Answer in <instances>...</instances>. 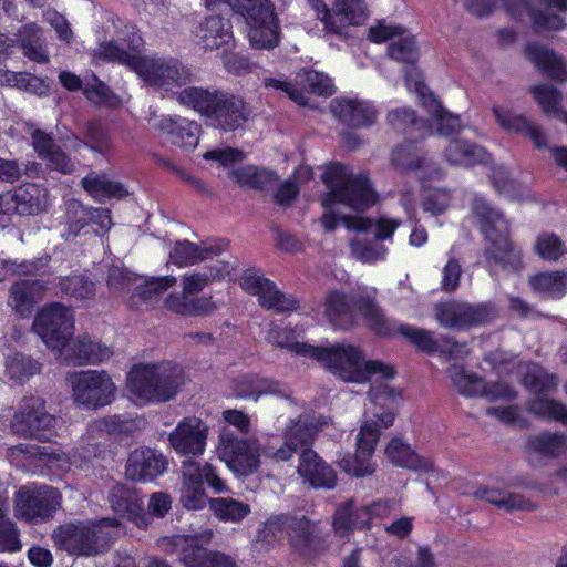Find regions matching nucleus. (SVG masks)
<instances>
[{
  "label": "nucleus",
  "mask_w": 567,
  "mask_h": 567,
  "mask_svg": "<svg viewBox=\"0 0 567 567\" xmlns=\"http://www.w3.org/2000/svg\"><path fill=\"white\" fill-rule=\"evenodd\" d=\"M388 458L395 465L416 472L431 473L434 463L430 458L420 456L412 447L400 437H393L385 449Z\"/></svg>",
  "instance_id": "39"
},
{
  "label": "nucleus",
  "mask_w": 567,
  "mask_h": 567,
  "mask_svg": "<svg viewBox=\"0 0 567 567\" xmlns=\"http://www.w3.org/2000/svg\"><path fill=\"white\" fill-rule=\"evenodd\" d=\"M72 352L79 364H97L109 359L113 353L110 348L85 336L76 340L72 347Z\"/></svg>",
  "instance_id": "49"
},
{
  "label": "nucleus",
  "mask_w": 567,
  "mask_h": 567,
  "mask_svg": "<svg viewBox=\"0 0 567 567\" xmlns=\"http://www.w3.org/2000/svg\"><path fill=\"white\" fill-rule=\"evenodd\" d=\"M317 16L326 33L339 38L347 37V27L361 25L368 17L363 0H334L332 8L321 2L317 7Z\"/></svg>",
  "instance_id": "17"
},
{
  "label": "nucleus",
  "mask_w": 567,
  "mask_h": 567,
  "mask_svg": "<svg viewBox=\"0 0 567 567\" xmlns=\"http://www.w3.org/2000/svg\"><path fill=\"white\" fill-rule=\"evenodd\" d=\"M320 431L321 424L311 414L302 413L290 420L285 431L284 444L274 453L275 458L287 462L296 453L300 455L308 450H313L315 437Z\"/></svg>",
  "instance_id": "19"
},
{
  "label": "nucleus",
  "mask_w": 567,
  "mask_h": 567,
  "mask_svg": "<svg viewBox=\"0 0 567 567\" xmlns=\"http://www.w3.org/2000/svg\"><path fill=\"white\" fill-rule=\"evenodd\" d=\"M220 250H215L213 247L202 248L195 243L187 239L176 241L169 252L171 261L179 268L196 265L205 260L210 255H217Z\"/></svg>",
  "instance_id": "46"
},
{
  "label": "nucleus",
  "mask_w": 567,
  "mask_h": 567,
  "mask_svg": "<svg viewBox=\"0 0 567 567\" xmlns=\"http://www.w3.org/2000/svg\"><path fill=\"white\" fill-rule=\"evenodd\" d=\"M84 97L95 106L112 107L117 102V96L111 87L93 74V82L86 83L82 89Z\"/></svg>",
  "instance_id": "57"
},
{
  "label": "nucleus",
  "mask_w": 567,
  "mask_h": 567,
  "mask_svg": "<svg viewBox=\"0 0 567 567\" xmlns=\"http://www.w3.org/2000/svg\"><path fill=\"white\" fill-rule=\"evenodd\" d=\"M425 154L415 141L405 140L391 152V164L401 172H415L423 167Z\"/></svg>",
  "instance_id": "47"
},
{
  "label": "nucleus",
  "mask_w": 567,
  "mask_h": 567,
  "mask_svg": "<svg viewBox=\"0 0 567 567\" xmlns=\"http://www.w3.org/2000/svg\"><path fill=\"white\" fill-rule=\"evenodd\" d=\"M240 287L251 296H257L259 305L277 312L296 311L299 301L292 295L281 292L276 284L256 268L246 269L240 277Z\"/></svg>",
  "instance_id": "16"
},
{
  "label": "nucleus",
  "mask_w": 567,
  "mask_h": 567,
  "mask_svg": "<svg viewBox=\"0 0 567 567\" xmlns=\"http://www.w3.org/2000/svg\"><path fill=\"white\" fill-rule=\"evenodd\" d=\"M51 257L44 255L43 257L33 258L30 260H9L3 261L4 267L13 275L18 276H38L49 265Z\"/></svg>",
  "instance_id": "64"
},
{
  "label": "nucleus",
  "mask_w": 567,
  "mask_h": 567,
  "mask_svg": "<svg viewBox=\"0 0 567 567\" xmlns=\"http://www.w3.org/2000/svg\"><path fill=\"white\" fill-rule=\"evenodd\" d=\"M234 391L238 398L255 401L264 395H276L286 399L290 395L286 384L255 372L239 375L234 382Z\"/></svg>",
  "instance_id": "30"
},
{
  "label": "nucleus",
  "mask_w": 567,
  "mask_h": 567,
  "mask_svg": "<svg viewBox=\"0 0 567 567\" xmlns=\"http://www.w3.org/2000/svg\"><path fill=\"white\" fill-rule=\"evenodd\" d=\"M74 401L97 410L115 399V385L105 371L83 370L70 377Z\"/></svg>",
  "instance_id": "12"
},
{
  "label": "nucleus",
  "mask_w": 567,
  "mask_h": 567,
  "mask_svg": "<svg viewBox=\"0 0 567 567\" xmlns=\"http://www.w3.org/2000/svg\"><path fill=\"white\" fill-rule=\"evenodd\" d=\"M301 85L307 92L323 97H329L336 92L331 78L312 69L305 72Z\"/></svg>",
  "instance_id": "59"
},
{
  "label": "nucleus",
  "mask_w": 567,
  "mask_h": 567,
  "mask_svg": "<svg viewBox=\"0 0 567 567\" xmlns=\"http://www.w3.org/2000/svg\"><path fill=\"white\" fill-rule=\"evenodd\" d=\"M271 336L278 347L286 348L298 355L315 359L346 382L364 383L375 374L389 380L396 373L394 367L379 360L365 361L362 350L353 344L337 343L322 347L295 341L292 328L272 330Z\"/></svg>",
  "instance_id": "1"
},
{
  "label": "nucleus",
  "mask_w": 567,
  "mask_h": 567,
  "mask_svg": "<svg viewBox=\"0 0 567 567\" xmlns=\"http://www.w3.org/2000/svg\"><path fill=\"white\" fill-rule=\"evenodd\" d=\"M144 419L130 413L113 414L96 419L93 429L112 436L130 437L144 425Z\"/></svg>",
  "instance_id": "44"
},
{
  "label": "nucleus",
  "mask_w": 567,
  "mask_h": 567,
  "mask_svg": "<svg viewBox=\"0 0 567 567\" xmlns=\"http://www.w3.org/2000/svg\"><path fill=\"white\" fill-rule=\"evenodd\" d=\"M534 252L544 261L556 262L567 254V246L555 233L543 231L536 237Z\"/></svg>",
  "instance_id": "51"
},
{
  "label": "nucleus",
  "mask_w": 567,
  "mask_h": 567,
  "mask_svg": "<svg viewBox=\"0 0 567 567\" xmlns=\"http://www.w3.org/2000/svg\"><path fill=\"white\" fill-rule=\"evenodd\" d=\"M208 426L198 417H184L169 433L172 449L181 455L199 456L205 452Z\"/></svg>",
  "instance_id": "24"
},
{
  "label": "nucleus",
  "mask_w": 567,
  "mask_h": 567,
  "mask_svg": "<svg viewBox=\"0 0 567 567\" xmlns=\"http://www.w3.org/2000/svg\"><path fill=\"white\" fill-rule=\"evenodd\" d=\"M6 368L10 379L18 382H23L41 371V364L23 353H16L7 361Z\"/></svg>",
  "instance_id": "55"
},
{
  "label": "nucleus",
  "mask_w": 567,
  "mask_h": 567,
  "mask_svg": "<svg viewBox=\"0 0 567 567\" xmlns=\"http://www.w3.org/2000/svg\"><path fill=\"white\" fill-rule=\"evenodd\" d=\"M231 179L240 187L265 190L277 183L279 177L274 171L248 165L233 169Z\"/></svg>",
  "instance_id": "45"
},
{
  "label": "nucleus",
  "mask_w": 567,
  "mask_h": 567,
  "mask_svg": "<svg viewBox=\"0 0 567 567\" xmlns=\"http://www.w3.org/2000/svg\"><path fill=\"white\" fill-rule=\"evenodd\" d=\"M473 212L478 219L482 234L494 248L488 258H493L504 269L520 270L523 255L511 239L509 223L503 213L483 199L475 200Z\"/></svg>",
  "instance_id": "9"
},
{
  "label": "nucleus",
  "mask_w": 567,
  "mask_h": 567,
  "mask_svg": "<svg viewBox=\"0 0 567 567\" xmlns=\"http://www.w3.org/2000/svg\"><path fill=\"white\" fill-rule=\"evenodd\" d=\"M159 128L168 135L173 145L187 150L197 146L202 133L200 124L181 116L162 118Z\"/></svg>",
  "instance_id": "38"
},
{
  "label": "nucleus",
  "mask_w": 567,
  "mask_h": 567,
  "mask_svg": "<svg viewBox=\"0 0 567 567\" xmlns=\"http://www.w3.org/2000/svg\"><path fill=\"white\" fill-rule=\"evenodd\" d=\"M173 276L153 277L135 287L133 297H137L142 301H151L161 297L171 287L176 284Z\"/></svg>",
  "instance_id": "58"
},
{
  "label": "nucleus",
  "mask_w": 567,
  "mask_h": 567,
  "mask_svg": "<svg viewBox=\"0 0 567 567\" xmlns=\"http://www.w3.org/2000/svg\"><path fill=\"white\" fill-rule=\"evenodd\" d=\"M355 305L365 327L377 337L393 338L399 333L409 340L417 351L427 354L440 352L447 359H456L458 357L462 344L457 341L449 337L435 340L430 331L409 323H401L396 328L377 305L374 298L360 295Z\"/></svg>",
  "instance_id": "3"
},
{
  "label": "nucleus",
  "mask_w": 567,
  "mask_h": 567,
  "mask_svg": "<svg viewBox=\"0 0 567 567\" xmlns=\"http://www.w3.org/2000/svg\"><path fill=\"white\" fill-rule=\"evenodd\" d=\"M524 54L545 76L561 82L567 81V66L563 58L553 50L530 42L525 45Z\"/></svg>",
  "instance_id": "37"
},
{
  "label": "nucleus",
  "mask_w": 567,
  "mask_h": 567,
  "mask_svg": "<svg viewBox=\"0 0 567 567\" xmlns=\"http://www.w3.org/2000/svg\"><path fill=\"white\" fill-rule=\"evenodd\" d=\"M220 2L228 3L248 27V40L257 50H272L281 41V27L271 0H207L212 10Z\"/></svg>",
  "instance_id": "7"
},
{
  "label": "nucleus",
  "mask_w": 567,
  "mask_h": 567,
  "mask_svg": "<svg viewBox=\"0 0 567 567\" xmlns=\"http://www.w3.org/2000/svg\"><path fill=\"white\" fill-rule=\"evenodd\" d=\"M182 477L204 489L207 487L214 494L231 493L226 480L221 477L220 468L210 462L185 458L182 462Z\"/></svg>",
  "instance_id": "31"
},
{
  "label": "nucleus",
  "mask_w": 567,
  "mask_h": 567,
  "mask_svg": "<svg viewBox=\"0 0 567 567\" xmlns=\"http://www.w3.org/2000/svg\"><path fill=\"white\" fill-rule=\"evenodd\" d=\"M474 496L508 512L515 509L534 511L537 508V505L534 502H532L529 498H526L522 494L506 493L502 489L488 486H478L474 492Z\"/></svg>",
  "instance_id": "42"
},
{
  "label": "nucleus",
  "mask_w": 567,
  "mask_h": 567,
  "mask_svg": "<svg viewBox=\"0 0 567 567\" xmlns=\"http://www.w3.org/2000/svg\"><path fill=\"white\" fill-rule=\"evenodd\" d=\"M454 385L465 396L474 398L482 394L483 379L474 373L466 372L463 368H456L451 374Z\"/></svg>",
  "instance_id": "62"
},
{
  "label": "nucleus",
  "mask_w": 567,
  "mask_h": 567,
  "mask_svg": "<svg viewBox=\"0 0 567 567\" xmlns=\"http://www.w3.org/2000/svg\"><path fill=\"white\" fill-rule=\"evenodd\" d=\"M524 54L545 76L561 82L567 81V66L563 58L553 50L530 42L525 45Z\"/></svg>",
  "instance_id": "36"
},
{
  "label": "nucleus",
  "mask_w": 567,
  "mask_h": 567,
  "mask_svg": "<svg viewBox=\"0 0 567 567\" xmlns=\"http://www.w3.org/2000/svg\"><path fill=\"white\" fill-rule=\"evenodd\" d=\"M378 194L370 179L364 175L349 176L341 187L329 192L324 204H342L349 208L364 213L378 202Z\"/></svg>",
  "instance_id": "23"
},
{
  "label": "nucleus",
  "mask_w": 567,
  "mask_h": 567,
  "mask_svg": "<svg viewBox=\"0 0 567 567\" xmlns=\"http://www.w3.org/2000/svg\"><path fill=\"white\" fill-rule=\"evenodd\" d=\"M18 512L29 523H41L53 517L61 505L58 488L42 485L31 491H20Z\"/></svg>",
  "instance_id": "22"
},
{
  "label": "nucleus",
  "mask_w": 567,
  "mask_h": 567,
  "mask_svg": "<svg viewBox=\"0 0 567 567\" xmlns=\"http://www.w3.org/2000/svg\"><path fill=\"white\" fill-rule=\"evenodd\" d=\"M533 97L539 105L542 112L546 115H557L560 113L563 93L557 87L549 84H536L529 89Z\"/></svg>",
  "instance_id": "54"
},
{
  "label": "nucleus",
  "mask_w": 567,
  "mask_h": 567,
  "mask_svg": "<svg viewBox=\"0 0 567 567\" xmlns=\"http://www.w3.org/2000/svg\"><path fill=\"white\" fill-rule=\"evenodd\" d=\"M443 158L451 166L475 167L487 166L492 155L483 146L466 138L452 137L443 150Z\"/></svg>",
  "instance_id": "26"
},
{
  "label": "nucleus",
  "mask_w": 567,
  "mask_h": 567,
  "mask_svg": "<svg viewBox=\"0 0 567 567\" xmlns=\"http://www.w3.org/2000/svg\"><path fill=\"white\" fill-rule=\"evenodd\" d=\"M380 437V426L377 422H364L357 435L355 452L372 457Z\"/></svg>",
  "instance_id": "61"
},
{
  "label": "nucleus",
  "mask_w": 567,
  "mask_h": 567,
  "mask_svg": "<svg viewBox=\"0 0 567 567\" xmlns=\"http://www.w3.org/2000/svg\"><path fill=\"white\" fill-rule=\"evenodd\" d=\"M559 380L544 367L534 363L522 378L523 386L536 398L526 402V410L537 419L558 422L567 427V406L547 395L556 391Z\"/></svg>",
  "instance_id": "10"
},
{
  "label": "nucleus",
  "mask_w": 567,
  "mask_h": 567,
  "mask_svg": "<svg viewBox=\"0 0 567 567\" xmlns=\"http://www.w3.org/2000/svg\"><path fill=\"white\" fill-rule=\"evenodd\" d=\"M212 533H208L206 545L200 535H173L162 537L159 547L167 555L177 556L184 567H238L236 559L216 549H208Z\"/></svg>",
  "instance_id": "11"
},
{
  "label": "nucleus",
  "mask_w": 567,
  "mask_h": 567,
  "mask_svg": "<svg viewBox=\"0 0 567 567\" xmlns=\"http://www.w3.org/2000/svg\"><path fill=\"white\" fill-rule=\"evenodd\" d=\"M134 73L145 83L155 87L182 86L192 79L189 69L181 61L157 55L140 54Z\"/></svg>",
  "instance_id": "13"
},
{
  "label": "nucleus",
  "mask_w": 567,
  "mask_h": 567,
  "mask_svg": "<svg viewBox=\"0 0 567 567\" xmlns=\"http://www.w3.org/2000/svg\"><path fill=\"white\" fill-rule=\"evenodd\" d=\"M107 499L113 512L123 518L135 520L143 514L142 497L135 488L125 484L114 485Z\"/></svg>",
  "instance_id": "40"
},
{
  "label": "nucleus",
  "mask_w": 567,
  "mask_h": 567,
  "mask_svg": "<svg viewBox=\"0 0 567 567\" xmlns=\"http://www.w3.org/2000/svg\"><path fill=\"white\" fill-rule=\"evenodd\" d=\"M167 466L168 461L162 452L140 446L128 454L125 475L133 482H153L166 472Z\"/></svg>",
  "instance_id": "25"
},
{
  "label": "nucleus",
  "mask_w": 567,
  "mask_h": 567,
  "mask_svg": "<svg viewBox=\"0 0 567 567\" xmlns=\"http://www.w3.org/2000/svg\"><path fill=\"white\" fill-rule=\"evenodd\" d=\"M53 417L45 411V401L39 396H24L11 420L12 431L23 437H40Z\"/></svg>",
  "instance_id": "21"
},
{
  "label": "nucleus",
  "mask_w": 567,
  "mask_h": 567,
  "mask_svg": "<svg viewBox=\"0 0 567 567\" xmlns=\"http://www.w3.org/2000/svg\"><path fill=\"white\" fill-rule=\"evenodd\" d=\"M526 451L542 458L556 460L567 449V434L543 431L530 435L526 441Z\"/></svg>",
  "instance_id": "41"
},
{
  "label": "nucleus",
  "mask_w": 567,
  "mask_h": 567,
  "mask_svg": "<svg viewBox=\"0 0 567 567\" xmlns=\"http://www.w3.org/2000/svg\"><path fill=\"white\" fill-rule=\"evenodd\" d=\"M355 305L365 327L377 337L393 338L399 333L409 340L417 351L427 354L440 352L447 359H456L458 357L462 344L457 341L449 337L435 340L430 331L409 323H401L396 328L377 305L374 298L360 295Z\"/></svg>",
  "instance_id": "4"
},
{
  "label": "nucleus",
  "mask_w": 567,
  "mask_h": 567,
  "mask_svg": "<svg viewBox=\"0 0 567 567\" xmlns=\"http://www.w3.org/2000/svg\"><path fill=\"white\" fill-rule=\"evenodd\" d=\"M185 383V373L174 362L138 363L127 373V390L138 400L165 403L173 400Z\"/></svg>",
  "instance_id": "6"
},
{
  "label": "nucleus",
  "mask_w": 567,
  "mask_h": 567,
  "mask_svg": "<svg viewBox=\"0 0 567 567\" xmlns=\"http://www.w3.org/2000/svg\"><path fill=\"white\" fill-rule=\"evenodd\" d=\"M177 101L197 112L206 126L220 133L241 128L252 113L244 96L220 89L186 86L177 93Z\"/></svg>",
  "instance_id": "2"
},
{
  "label": "nucleus",
  "mask_w": 567,
  "mask_h": 567,
  "mask_svg": "<svg viewBox=\"0 0 567 567\" xmlns=\"http://www.w3.org/2000/svg\"><path fill=\"white\" fill-rule=\"evenodd\" d=\"M297 472L313 488L332 489L337 485V473L313 450L299 455Z\"/></svg>",
  "instance_id": "32"
},
{
  "label": "nucleus",
  "mask_w": 567,
  "mask_h": 567,
  "mask_svg": "<svg viewBox=\"0 0 567 567\" xmlns=\"http://www.w3.org/2000/svg\"><path fill=\"white\" fill-rule=\"evenodd\" d=\"M265 529L272 535L285 533L291 550L307 560L317 559L328 548L327 536L319 523L305 515L287 513L271 516L265 523Z\"/></svg>",
  "instance_id": "8"
},
{
  "label": "nucleus",
  "mask_w": 567,
  "mask_h": 567,
  "mask_svg": "<svg viewBox=\"0 0 567 567\" xmlns=\"http://www.w3.org/2000/svg\"><path fill=\"white\" fill-rule=\"evenodd\" d=\"M388 54L395 61L415 64L417 61V49L414 38H401L399 41L390 43Z\"/></svg>",
  "instance_id": "63"
},
{
  "label": "nucleus",
  "mask_w": 567,
  "mask_h": 567,
  "mask_svg": "<svg viewBox=\"0 0 567 567\" xmlns=\"http://www.w3.org/2000/svg\"><path fill=\"white\" fill-rule=\"evenodd\" d=\"M359 296L346 293L334 289L327 293L324 299V315L337 329L349 330L357 326V300Z\"/></svg>",
  "instance_id": "29"
},
{
  "label": "nucleus",
  "mask_w": 567,
  "mask_h": 567,
  "mask_svg": "<svg viewBox=\"0 0 567 567\" xmlns=\"http://www.w3.org/2000/svg\"><path fill=\"white\" fill-rule=\"evenodd\" d=\"M340 468L353 477H364L371 475L375 466L372 464L371 458L363 456L359 453H347L339 461Z\"/></svg>",
  "instance_id": "60"
},
{
  "label": "nucleus",
  "mask_w": 567,
  "mask_h": 567,
  "mask_svg": "<svg viewBox=\"0 0 567 567\" xmlns=\"http://www.w3.org/2000/svg\"><path fill=\"white\" fill-rule=\"evenodd\" d=\"M58 287L62 295L79 301L92 300L95 296V284L84 275H70L60 278Z\"/></svg>",
  "instance_id": "50"
},
{
  "label": "nucleus",
  "mask_w": 567,
  "mask_h": 567,
  "mask_svg": "<svg viewBox=\"0 0 567 567\" xmlns=\"http://www.w3.org/2000/svg\"><path fill=\"white\" fill-rule=\"evenodd\" d=\"M195 37L202 48L219 49L233 40L231 23L221 16H208L196 28Z\"/></svg>",
  "instance_id": "35"
},
{
  "label": "nucleus",
  "mask_w": 567,
  "mask_h": 567,
  "mask_svg": "<svg viewBox=\"0 0 567 567\" xmlns=\"http://www.w3.org/2000/svg\"><path fill=\"white\" fill-rule=\"evenodd\" d=\"M44 289L43 281L39 279L16 281L9 289L8 305L19 318H30L37 305V296Z\"/></svg>",
  "instance_id": "34"
},
{
  "label": "nucleus",
  "mask_w": 567,
  "mask_h": 567,
  "mask_svg": "<svg viewBox=\"0 0 567 567\" xmlns=\"http://www.w3.org/2000/svg\"><path fill=\"white\" fill-rule=\"evenodd\" d=\"M530 289L550 299H561L567 293V271H539L528 278Z\"/></svg>",
  "instance_id": "43"
},
{
  "label": "nucleus",
  "mask_w": 567,
  "mask_h": 567,
  "mask_svg": "<svg viewBox=\"0 0 567 567\" xmlns=\"http://www.w3.org/2000/svg\"><path fill=\"white\" fill-rule=\"evenodd\" d=\"M82 186L90 194L101 195L109 198H123L127 195V189L122 183L113 182L100 176L84 177L82 179Z\"/></svg>",
  "instance_id": "56"
},
{
  "label": "nucleus",
  "mask_w": 567,
  "mask_h": 567,
  "mask_svg": "<svg viewBox=\"0 0 567 567\" xmlns=\"http://www.w3.org/2000/svg\"><path fill=\"white\" fill-rule=\"evenodd\" d=\"M117 526L115 518L75 519L59 524L52 533L58 549L76 557H94L109 551L114 538L110 528Z\"/></svg>",
  "instance_id": "5"
},
{
  "label": "nucleus",
  "mask_w": 567,
  "mask_h": 567,
  "mask_svg": "<svg viewBox=\"0 0 567 567\" xmlns=\"http://www.w3.org/2000/svg\"><path fill=\"white\" fill-rule=\"evenodd\" d=\"M209 507L216 517L224 522L237 523L243 520L250 513L248 504L235 498H212L209 499Z\"/></svg>",
  "instance_id": "53"
},
{
  "label": "nucleus",
  "mask_w": 567,
  "mask_h": 567,
  "mask_svg": "<svg viewBox=\"0 0 567 567\" xmlns=\"http://www.w3.org/2000/svg\"><path fill=\"white\" fill-rule=\"evenodd\" d=\"M435 317L442 327L464 331L489 323L495 318V309L488 303L470 305L450 300L435 307Z\"/></svg>",
  "instance_id": "14"
},
{
  "label": "nucleus",
  "mask_w": 567,
  "mask_h": 567,
  "mask_svg": "<svg viewBox=\"0 0 567 567\" xmlns=\"http://www.w3.org/2000/svg\"><path fill=\"white\" fill-rule=\"evenodd\" d=\"M33 327L47 344L62 349L73 336L74 320L65 306L53 302L38 312Z\"/></svg>",
  "instance_id": "15"
},
{
  "label": "nucleus",
  "mask_w": 567,
  "mask_h": 567,
  "mask_svg": "<svg viewBox=\"0 0 567 567\" xmlns=\"http://www.w3.org/2000/svg\"><path fill=\"white\" fill-rule=\"evenodd\" d=\"M381 505V501L373 502L370 506L355 509L352 499L340 504L332 518V527L337 536L349 537L355 529H370L371 515L375 513V507Z\"/></svg>",
  "instance_id": "28"
},
{
  "label": "nucleus",
  "mask_w": 567,
  "mask_h": 567,
  "mask_svg": "<svg viewBox=\"0 0 567 567\" xmlns=\"http://www.w3.org/2000/svg\"><path fill=\"white\" fill-rule=\"evenodd\" d=\"M31 141L38 157L45 161L51 168L63 174L73 171L74 166L70 156L55 144L51 134L35 128L31 133Z\"/></svg>",
  "instance_id": "33"
},
{
  "label": "nucleus",
  "mask_w": 567,
  "mask_h": 567,
  "mask_svg": "<svg viewBox=\"0 0 567 567\" xmlns=\"http://www.w3.org/2000/svg\"><path fill=\"white\" fill-rule=\"evenodd\" d=\"M218 449L228 467L238 475L248 476L259 467V454L251 449L249 441L228 429L220 431Z\"/></svg>",
  "instance_id": "20"
},
{
  "label": "nucleus",
  "mask_w": 567,
  "mask_h": 567,
  "mask_svg": "<svg viewBox=\"0 0 567 567\" xmlns=\"http://www.w3.org/2000/svg\"><path fill=\"white\" fill-rule=\"evenodd\" d=\"M140 54L131 53L114 40L101 42L94 58L107 63H117L134 72Z\"/></svg>",
  "instance_id": "52"
},
{
  "label": "nucleus",
  "mask_w": 567,
  "mask_h": 567,
  "mask_svg": "<svg viewBox=\"0 0 567 567\" xmlns=\"http://www.w3.org/2000/svg\"><path fill=\"white\" fill-rule=\"evenodd\" d=\"M331 110L339 122L353 128L370 127L378 118L375 106L359 99H336L331 102Z\"/></svg>",
  "instance_id": "27"
},
{
  "label": "nucleus",
  "mask_w": 567,
  "mask_h": 567,
  "mask_svg": "<svg viewBox=\"0 0 567 567\" xmlns=\"http://www.w3.org/2000/svg\"><path fill=\"white\" fill-rule=\"evenodd\" d=\"M40 28L35 23H27L19 28L17 38L23 54L31 61L40 64L49 62V56L39 43Z\"/></svg>",
  "instance_id": "48"
},
{
  "label": "nucleus",
  "mask_w": 567,
  "mask_h": 567,
  "mask_svg": "<svg viewBox=\"0 0 567 567\" xmlns=\"http://www.w3.org/2000/svg\"><path fill=\"white\" fill-rule=\"evenodd\" d=\"M48 207V190L40 184L24 183L0 194V215L37 216Z\"/></svg>",
  "instance_id": "18"
}]
</instances>
